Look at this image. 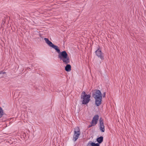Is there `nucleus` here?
<instances>
[{"label":"nucleus","mask_w":146,"mask_h":146,"mask_svg":"<svg viewBox=\"0 0 146 146\" xmlns=\"http://www.w3.org/2000/svg\"><path fill=\"white\" fill-rule=\"evenodd\" d=\"M44 40L46 43L49 46L55 49L56 52L59 53L58 55V58L60 60H62L64 63L66 64L69 62V57L66 51H64L62 52H60V50L58 48V47L57 46L53 44L52 42L49 41L48 38H45Z\"/></svg>","instance_id":"f257e3e1"},{"label":"nucleus","mask_w":146,"mask_h":146,"mask_svg":"<svg viewBox=\"0 0 146 146\" xmlns=\"http://www.w3.org/2000/svg\"><path fill=\"white\" fill-rule=\"evenodd\" d=\"M102 94L100 90H95L92 93V96L95 99V104L97 106H99L101 104Z\"/></svg>","instance_id":"f03ea898"},{"label":"nucleus","mask_w":146,"mask_h":146,"mask_svg":"<svg viewBox=\"0 0 146 146\" xmlns=\"http://www.w3.org/2000/svg\"><path fill=\"white\" fill-rule=\"evenodd\" d=\"M90 95L86 94L85 92H82L81 96V99L83 100L82 104H87L90 100Z\"/></svg>","instance_id":"7ed1b4c3"},{"label":"nucleus","mask_w":146,"mask_h":146,"mask_svg":"<svg viewBox=\"0 0 146 146\" xmlns=\"http://www.w3.org/2000/svg\"><path fill=\"white\" fill-rule=\"evenodd\" d=\"M80 134V130L78 127H76L74 128V134L72 138V140L76 141L79 138Z\"/></svg>","instance_id":"20e7f679"},{"label":"nucleus","mask_w":146,"mask_h":146,"mask_svg":"<svg viewBox=\"0 0 146 146\" xmlns=\"http://www.w3.org/2000/svg\"><path fill=\"white\" fill-rule=\"evenodd\" d=\"M95 53L96 56L101 59H104V54L102 52L100 48H98L95 52Z\"/></svg>","instance_id":"39448f33"},{"label":"nucleus","mask_w":146,"mask_h":146,"mask_svg":"<svg viewBox=\"0 0 146 146\" xmlns=\"http://www.w3.org/2000/svg\"><path fill=\"white\" fill-rule=\"evenodd\" d=\"M99 117V116L98 115H95L93 117L92 121H91L92 123L96 125L97 123Z\"/></svg>","instance_id":"423d86ee"},{"label":"nucleus","mask_w":146,"mask_h":146,"mask_svg":"<svg viewBox=\"0 0 146 146\" xmlns=\"http://www.w3.org/2000/svg\"><path fill=\"white\" fill-rule=\"evenodd\" d=\"M69 63H68L67 64H66L64 63L65 64H67L66 66L65 67V70L67 71V72H69L71 70V66L70 64H68V63H69L70 62V58H69Z\"/></svg>","instance_id":"0eeeda50"},{"label":"nucleus","mask_w":146,"mask_h":146,"mask_svg":"<svg viewBox=\"0 0 146 146\" xmlns=\"http://www.w3.org/2000/svg\"><path fill=\"white\" fill-rule=\"evenodd\" d=\"M103 137L102 136H101L97 139V141L99 143H102L103 141Z\"/></svg>","instance_id":"6e6552de"},{"label":"nucleus","mask_w":146,"mask_h":146,"mask_svg":"<svg viewBox=\"0 0 146 146\" xmlns=\"http://www.w3.org/2000/svg\"><path fill=\"white\" fill-rule=\"evenodd\" d=\"M105 127L104 125H100V130L102 132H104L105 131Z\"/></svg>","instance_id":"1a4fd4ad"},{"label":"nucleus","mask_w":146,"mask_h":146,"mask_svg":"<svg viewBox=\"0 0 146 146\" xmlns=\"http://www.w3.org/2000/svg\"><path fill=\"white\" fill-rule=\"evenodd\" d=\"M3 115V111L2 108L0 107V118L2 117Z\"/></svg>","instance_id":"9d476101"},{"label":"nucleus","mask_w":146,"mask_h":146,"mask_svg":"<svg viewBox=\"0 0 146 146\" xmlns=\"http://www.w3.org/2000/svg\"><path fill=\"white\" fill-rule=\"evenodd\" d=\"M99 123L100 125H104L103 119L101 117L99 119Z\"/></svg>","instance_id":"9b49d317"},{"label":"nucleus","mask_w":146,"mask_h":146,"mask_svg":"<svg viewBox=\"0 0 146 146\" xmlns=\"http://www.w3.org/2000/svg\"><path fill=\"white\" fill-rule=\"evenodd\" d=\"M91 144V146H100L99 144L98 143H94L92 142Z\"/></svg>","instance_id":"f8f14e48"},{"label":"nucleus","mask_w":146,"mask_h":146,"mask_svg":"<svg viewBox=\"0 0 146 146\" xmlns=\"http://www.w3.org/2000/svg\"><path fill=\"white\" fill-rule=\"evenodd\" d=\"M95 125L94 124L92 123V122H91L90 123V125H89L88 126V127H90L92 126H94Z\"/></svg>","instance_id":"ddd939ff"},{"label":"nucleus","mask_w":146,"mask_h":146,"mask_svg":"<svg viewBox=\"0 0 146 146\" xmlns=\"http://www.w3.org/2000/svg\"><path fill=\"white\" fill-rule=\"evenodd\" d=\"M92 142L91 141H90V142L88 143L87 145V146H91V143H92Z\"/></svg>","instance_id":"4468645a"},{"label":"nucleus","mask_w":146,"mask_h":146,"mask_svg":"<svg viewBox=\"0 0 146 146\" xmlns=\"http://www.w3.org/2000/svg\"><path fill=\"white\" fill-rule=\"evenodd\" d=\"M105 95H106V93L104 92L103 94V96L104 97H105Z\"/></svg>","instance_id":"2eb2a0df"},{"label":"nucleus","mask_w":146,"mask_h":146,"mask_svg":"<svg viewBox=\"0 0 146 146\" xmlns=\"http://www.w3.org/2000/svg\"><path fill=\"white\" fill-rule=\"evenodd\" d=\"M5 72H0V74H5Z\"/></svg>","instance_id":"dca6fc26"}]
</instances>
